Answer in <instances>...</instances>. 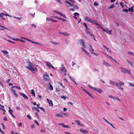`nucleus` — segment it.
<instances>
[{
	"mask_svg": "<svg viewBox=\"0 0 134 134\" xmlns=\"http://www.w3.org/2000/svg\"><path fill=\"white\" fill-rule=\"evenodd\" d=\"M28 66L26 67L27 69L30 70L32 72H36L37 71V70L36 68L35 67V66L34 65V64L31 62H28Z\"/></svg>",
	"mask_w": 134,
	"mask_h": 134,
	"instance_id": "1",
	"label": "nucleus"
},
{
	"mask_svg": "<svg viewBox=\"0 0 134 134\" xmlns=\"http://www.w3.org/2000/svg\"><path fill=\"white\" fill-rule=\"evenodd\" d=\"M88 86L91 89L93 90L94 91H96L99 93H102L103 92V91L100 89L96 87H93L90 85Z\"/></svg>",
	"mask_w": 134,
	"mask_h": 134,
	"instance_id": "2",
	"label": "nucleus"
},
{
	"mask_svg": "<svg viewBox=\"0 0 134 134\" xmlns=\"http://www.w3.org/2000/svg\"><path fill=\"white\" fill-rule=\"evenodd\" d=\"M120 69L121 71L123 73L131 74L130 73V70L123 68H120Z\"/></svg>",
	"mask_w": 134,
	"mask_h": 134,
	"instance_id": "3",
	"label": "nucleus"
},
{
	"mask_svg": "<svg viewBox=\"0 0 134 134\" xmlns=\"http://www.w3.org/2000/svg\"><path fill=\"white\" fill-rule=\"evenodd\" d=\"M60 70L62 72L64 73V75H66L67 70L63 64L62 65L60 68Z\"/></svg>",
	"mask_w": 134,
	"mask_h": 134,
	"instance_id": "4",
	"label": "nucleus"
},
{
	"mask_svg": "<svg viewBox=\"0 0 134 134\" xmlns=\"http://www.w3.org/2000/svg\"><path fill=\"white\" fill-rule=\"evenodd\" d=\"M118 86H116L118 87V88L120 90L123 91L124 89L123 88L121 87V86L122 85L124 86V83L122 82H120V83H118Z\"/></svg>",
	"mask_w": 134,
	"mask_h": 134,
	"instance_id": "5",
	"label": "nucleus"
},
{
	"mask_svg": "<svg viewBox=\"0 0 134 134\" xmlns=\"http://www.w3.org/2000/svg\"><path fill=\"white\" fill-rule=\"evenodd\" d=\"M88 45L89 47L88 48V49L89 50L90 53L92 54L93 52L94 51V50L92 49V47L90 44H88Z\"/></svg>",
	"mask_w": 134,
	"mask_h": 134,
	"instance_id": "6",
	"label": "nucleus"
},
{
	"mask_svg": "<svg viewBox=\"0 0 134 134\" xmlns=\"http://www.w3.org/2000/svg\"><path fill=\"white\" fill-rule=\"evenodd\" d=\"M81 88H82L83 91L85 92L87 94H88V95H89L92 98H94L93 97V96L88 92L87 90H86L85 89L83 88L82 87H81Z\"/></svg>",
	"mask_w": 134,
	"mask_h": 134,
	"instance_id": "7",
	"label": "nucleus"
},
{
	"mask_svg": "<svg viewBox=\"0 0 134 134\" xmlns=\"http://www.w3.org/2000/svg\"><path fill=\"white\" fill-rule=\"evenodd\" d=\"M81 88H82L83 91L85 92L87 94H88V95H89L92 98H94L93 97V96L88 92L87 90H86L85 89L83 88L82 87H81Z\"/></svg>",
	"mask_w": 134,
	"mask_h": 134,
	"instance_id": "8",
	"label": "nucleus"
},
{
	"mask_svg": "<svg viewBox=\"0 0 134 134\" xmlns=\"http://www.w3.org/2000/svg\"><path fill=\"white\" fill-rule=\"evenodd\" d=\"M2 52L4 53V54L5 55L6 57H8L9 55H8V52L7 51L2 50Z\"/></svg>",
	"mask_w": 134,
	"mask_h": 134,
	"instance_id": "9",
	"label": "nucleus"
},
{
	"mask_svg": "<svg viewBox=\"0 0 134 134\" xmlns=\"http://www.w3.org/2000/svg\"><path fill=\"white\" fill-rule=\"evenodd\" d=\"M110 83H111V84L114 85L116 86H118V83H117L116 82H115L113 81H112V80H110Z\"/></svg>",
	"mask_w": 134,
	"mask_h": 134,
	"instance_id": "10",
	"label": "nucleus"
},
{
	"mask_svg": "<svg viewBox=\"0 0 134 134\" xmlns=\"http://www.w3.org/2000/svg\"><path fill=\"white\" fill-rule=\"evenodd\" d=\"M46 100L48 102L50 106L52 107L53 106V103L51 100H50L48 99H47Z\"/></svg>",
	"mask_w": 134,
	"mask_h": 134,
	"instance_id": "11",
	"label": "nucleus"
},
{
	"mask_svg": "<svg viewBox=\"0 0 134 134\" xmlns=\"http://www.w3.org/2000/svg\"><path fill=\"white\" fill-rule=\"evenodd\" d=\"M19 94L21 95L25 99H28V98L25 94H24V93H23L21 92H20Z\"/></svg>",
	"mask_w": 134,
	"mask_h": 134,
	"instance_id": "12",
	"label": "nucleus"
},
{
	"mask_svg": "<svg viewBox=\"0 0 134 134\" xmlns=\"http://www.w3.org/2000/svg\"><path fill=\"white\" fill-rule=\"evenodd\" d=\"M80 131L85 134L88 133V132L87 131L83 129H80Z\"/></svg>",
	"mask_w": 134,
	"mask_h": 134,
	"instance_id": "13",
	"label": "nucleus"
},
{
	"mask_svg": "<svg viewBox=\"0 0 134 134\" xmlns=\"http://www.w3.org/2000/svg\"><path fill=\"white\" fill-rule=\"evenodd\" d=\"M46 63V65L49 68H50L52 66L51 64L49 62H45Z\"/></svg>",
	"mask_w": 134,
	"mask_h": 134,
	"instance_id": "14",
	"label": "nucleus"
},
{
	"mask_svg": "<svg viewBox=\"0 0 134 134\" xmlns=\"http://www.w3.org/2000/svg\"><path fill=\"white\" fill-rule=\"evenodd\" d=\"M81 50L83 51L84 53L87 55L89 56H90V54L87 52L86 51L84 48H81Z\"/></svg>",
	"mask_w": 134,
	"mask_h": 134,
	"instance_id": "15",
	"label": "nucleus"
},
{
	"mask_svg": "<svg viewBox=\"0 0 134 134\" xmlns=\"http://www.w3.org/2000/svg\"><path fill=\"white\" fill-rule=\"evenodd\" d=\"M90 22L91 23L95 25H96L97 23L96 22V21L95 20L92 19H91Z\"/></svg>",
	"mask_w": 134,
	"mask_h": 134,
	"instance_id": "16",
	"label": "nucleus"
},
{
	"mask_svg": "<svg viewBox=\"0 0 134 134\" xmlns=\"http://www.w3.org/2000/svg\"><path fill=\"white\" fill-rule=\"evenodd\" d=\"M134 7V6H132L131 8H130L128 9V11H130L131 12H134L133 10V8Z\"/></svg>",
	"mask_w": 134,
	"mask_h": 134,
	"instance_id": "17",
	"label": "nucleus"
},
{
	"mask_svg": "<svg viewBox=\"0 0 134 134\" xmlns=\"http://www.w3.org/2000/svg\"><path fill=\"white\" fill-rule=\"evenodd\" d=\"M103 65H105L107 66H111L109 65L108 63L104 61L103 62Z\"/></svg>",
	"mask_w": 134,
	"mask_h": 134,
	"instance_id": "18",
	"label": "nucleus"
},
{
	"mask_svg": "<svg viewBox=\"0 0 134 134\" xmlns=\"http://www.w3.org/2000/svg\"><path fill=\"white\" fill-rule=\"evenodd\" d=\"M74 15L73 16V18L75 19L76 20L77 19V17L76 16V15H79V14H78L77 12H75V13L74 14Z\"/></svg>",
	"mask_w": 134,
	"mask_h": 134,
	"instance_id": "19",
	"label": "nucleus"
},
{
	"mask_svg": "<svg viewBox=\"0 0 134 134\" xmlns=\"http://www.w3.org/2000/svg\"><path fill=\"white\" fill-rule=\"evenodd\" d=\"M75 121L76 122L77 125L80 126H83V125H82L81 124L79 121L77 120H76Z\"/></svg>",
	"mask_w": 134,
	"mask_h": 134,
	"instance_id": "20",
	"label": "nucleus"
},
{
	"mask_svg": "<svg viewBox=\"0 0 134 134\" xmlns=\"http://www.w3.org/2000/svg\"><path fill=\"white\" fill-rule=\"evenodd\" d=\"M92 19L90 18L89 17H86L85 18V19L87 21L90 22L91 20Z\"/></svg>",
	"mask_w": 134,
	"mask_h": 134,
	"instance_id": "21",
	"label": "nucleus"
},
{
	"mask_svg": "<svg viewBox=\"0 0 134 134\" xmlns=\"http://www.w3.org/2000/svg\"><path fill=\"white\" fill-rule=\"evenodd\" d=\"M127 61L128 63L131 66L133 67V64L132 62L131 61L129 60H127Z\"/></svg>",
	"mask_w": 134,
	"mask_h": 134,
	"instance_id": "22",
	"label": "nucleus"
},
{
	"mask_svg": "<svg viewBox=\"0 0 134 134\" xmlns=\"http://www.w3.org/2000/svg\"><path fill=\"white\" fill-rule=\"evenodd\" d=\"M11 90L12 91V93H13L16 97H17V95L16 94V92L15 91V90L13 89H11Z\"/></svg>",
	"mask_w": 134,
	"mask_h": 134,
	"instance_id": "23",
	"label": "nucleus"
},
{
	"mask_svg": "<svg viewBox=\"0 0 134 134\" xmlns=\"http://www.w3.org/2000/svg\"><path fill=\"white\" fill-rule=\"evenodd\" d=\"M50 42L55 45H58L59 44V43L55 42L52 41H50Z\"/></svg>",
	"mask_w": 134,
	"mask_h": 134,
	"instance_id": "24",
	"label": "nucleus"
},
{
	"mask_svg": "<svg viewBox=\"0 0 134 134\" xmlns=\"http://www.w3.org/2000/svg\"><path fill=\"white\" fill-rule=\"evenodd\" d=\"M80 41V43H81V45L83 46V47L84 48H85V45L84 44V42L82 40H81Z\"/></svg>",
	"mask_w": 134,
	"mask_h": 134,
	"instance_id": "25",
	"label": "nucleus"
},
{
	"mask_svg": "<svg viewBox=\"0 0 134 134\" xmlns=\"http://www.w3.org/2000/svg\"><path fill=\"white\" fill-rule=\"evenodd\" d=\"M65 2L66 4H69V5H70V6H73V4H71V3H70L68 1H65Z\"/></svg>",
	"mask_w": 134,
	"mask_h": 134,
	"instance_id": "26",
	"label": "nucleus"
},
{
	"mask_svg": "<svg viewBox=\"0 0 134 134\" xmlns=\"http://www.w3.org/2000/svg\"><path fill=\"white\" fill-rule=\"evenodd\" d=\"M83 25L86 27V29L89 30L90 29L88 28L87 25L85 23H83Z\"/></svg>",
	"mask_w": 134,
	"mask_h": 134,
	"instance_id": "27",
	"label": "nucleus"
},
{
	"mask_svg": "<svg viewBox=\"0 0 134 134\" xmlns=\"http://www.w3.org/2000/svg\"><path fill=\"white\" fill-rule=\"evenodd\" d=\"M56 116L57 117L62 118L63 117V114H56Z\"/></svg>",
	"mask_w": 134,
	"mask_h": 134,
	"instance_id": "28",
	"label": "nucleus"
},
{
	"mask_svg": "<svg viewBox=\"0 0 134 134\" xmlns=\"http://www.w3.org/2000/svg\"><path fill=\"white\" fill-rule=\"evenodd\" d=\"M9 113L11 114H12L13 113V110L11 109L10 108V107H9Z\"/></svg>",
	"mask_w": 134,
	"mask_h": 134,
	"instance_id": "29",
	"label": "nucleus"
},
{
	"mask_svg": "<svg viewBox=\"0 0 134 134\" xmlns=\"http://www.w3.org/2000/svg\"><path fill=\"white\" fill-rule=\"evenodd\" d=\"M31 93L35 97L36 95L34 90L32 89L31 90Z\"/></svg>",
	"mask_w": 134,
	"mask_h": 134,
	"instance_id": "30",
	"label": "nucleus"
},
{
	"mask_svg": "<svg viewBox=\"0 0 134 134\" xmlns=\"http://www.w3.org/2000/svg\"><path fill=\"white\" fill-rule=\"evenodd\" d=\"M8 36V37H9V38H10L12 39L13 40H14V41H19V40L20 39H19L18 38H16V39H15L14 38H12V37H10L9 36Z\"/></svg>",
	"mask_w": 134,
	"mask_h": 134,
	"instance_id": "31",
	"label": "nucleus"
},
{
	"mask_svg": "<svg viewBox=\"0 0 134 134\" xmlns=\"http://www.w3.org/2000/svg\"><path fill=\"white\" fill-rule=\"evenodd\" d=\"M3 38L5 40H7V41L9 42H11L12 43H13V44H14L15 43V42H12L11 41H10V40H7L6 38Z\"/></svg>",
	"mask_w": 134,
	"mask_h": 134,
	"instance_id": "32",
	"label": "nucleus"
},
{
	"mask_svg": "<svg viewBox=\"0 0 134 134\" xmlns=\"http://www.w3.org/2000/svg\"><path fill=\"white\" fill-rule=\"evenodd\" d=\"M112 30H107V33L109 35H111L112 34Z\"/></svg>",
	"mask_w": 134,
	"mask_h": 134,
	"instance_id": "33",
	"label": "nucleus"
},
{
	"mask_svg": "<svg viewBox=\"0 0 134 134\" xmlns=\"http://www.w3.org/2000/svg\"><path fill=\"white\" fill-rule=\"evenodd\" d=\"M90 36H91L92 38H93L96 41H97V40H96L94 35H93L92 34H90Z\"/></svg>",
	"mask_w": 134,
	"mask_h": 134,
	"instance_id": "34",
	"label": "nucleus"
},
{
	"mask_svg": "<svg viewBox=\"0 0 134 134\" xmlns=\"http://www.w3.org/2000/svg\"><path fill=\"white\" fill-rule=\"evenodd\" d=\"M12 87V88H17V89H18L19 90H20V87L17 86H13Z\"/></svg>",
	"mask_w": 134,
	"mask_h": 134,
	"instance_id": "35",
	"label": "nucleus"
},
{
	"mask_svg": "<svg viewBox=\"0 0 134 134\" xmlns=\"http://www.w3.org/2000/svg\"><path fill=\"white\" fill-rule=\"evenodd\" d=\"M62 34L63 35L66 36H68L69 35V34L65 32H63V33Z\"/></svg>",
	"mask_w": 134,
	"mask_h": 134,
	"instance_id": "36",
	"label": "nucleus"
},
{
	"mask_svg": "<svg viewBox=\"0 0 134 134\" xmlns=\"http://www.w3.org/2000/svg\"><path fill=\"white\" fill-rule=\"evenodd\" d=\"M32 109L33 110H35L37 112H38L39 111V110L37 108L35 107H33L32 108Z\"/></svg>",
	"mask_w": 134,
	"mask_h": 134,
	"instance_id": "37",
	"label": "nucleus"
},
{
	"mask_svg": "<svg viewBox=\"0 0 134 134\" xmlns=\"http://www.w3.org/2000/svg\"><path fill=\"white\" fill-rule=\"evenodd\" d=\"M49 89L51 90H53V87L52 86L51 84L49 83Z\"/></svg>",
	"mask_w": 134,
	"mask_h": 134,
	"instance_id": "38",
	"label": "nucleus"
},
{
	"mask_svg": "<svg viewBox=\"0 0 134 134\" xmlns=\"http://www.w3.org/2000/svg\"><path fill=\"white\" fill-rule=\"evenodd\" d=\"M96 25H97L98 27L101 29L103 27L100 24H98L97 23Z\"/></svg>",
	"mask_w": 134,
	"mask_h": 134,
	"instance_id": "39",
	"label": "nucleus"
},
{
	"mask_svg": "<svg viewBox=\"0 0 134 134\" xmlns=\"http://www.w3.org/2000/svg\"><path fill=\"white\" fill-rule=\"evenodd\" d=\"M0 27H1L2 28H3L8 30H10L9 29H8L6 27H5L4 26H3L1 25H0Z\"/></svg>",
	"mask_w": 134,
	"mask_h": 134,
	"instance_id": "40",
	"label": "nucleus"
},
{
	"mask_svg": "<svg viewBox=\"0 0 134 134\" xmlns=\"http://www.w3.org/2000/svg\"><path fill=\"white\" fill-rule=\"evenodd\" d=\"M128 53L130 54L131 55L134 56V54L133 53L131 52H130L129 51H128Z\"/></svg>",
	"mask_w": 134,
	"mask_h": 134,
	"instance_id": "41",
	"label": "nucleus"
},
{
	"mask_svg": "<svg viewBox=\"0 0 134 134\" xmlns=\"http://www.w3.org/2000/svg\"><path fill=\"white\" fill-rule=\"evenodd\" d=\"M29 42H31L32 43H35V44H37L38 42H35L33 41H32L31 40H29Z\"/></svg>",
	"mask_w": 134,
	"mask_h": 134,
	"instance_id": "42",
	"label": "nucleus"
},
{
	"mask_svg": "<svg viewBox=\"0 0 134 134\" xmlns=\"http://www.w3.org/2000/svg\"><path fill=\"white\" fill-rule=\"evenodd\" d=\"M72 7H74L75 8L77 9H79V7H78V6H77L76 5H74L73 6H72Z\"/></svg>",
	"mask_w": 134,
	"mask_h": 134,
	"instance_id": "43",
	"label": "nucleus"
},
{
	"mask_svg": "<svg viewBox=\"0 0 134 134\" xmlns=\"http://www.w3.org/2000/svg\"><path fill=\"white\" fill-rule=\"evenodd\" d=\"M52 19L49 18H46V21H51Z\"/></svg>",
	"mask_w": 134,
	"mask_h": 134,
	"instance_id": "44",
	"label": "nucleus"
},
{
	"mask_svg": "<svg viewBox=\"0 0 134 134\" xmlns=\"http://www.w3.org/2000/svg\"><path fill=\"white\" fill-rule=\"evenodd\" d=\"M21 39H24V40H26L27 41H29V39L27 38H24L23 37H21Z\"/></svg>",
	"mask_w": 134,
	"mask_h": 134,
	"instance_id": "45",
	"label": "nucleus"
},
{
	"mask_svg": "<svg viewBox=\"0 0 134 134\" xmlns=\"http://www.w3.org/2000/svg\"><path fill=\"white\" fill-rule=\"evenodd\" d=\"M122 11L123 12H127L128 11V9H123L122 10Z\"/></svg>",
	"mask_w": 134,
	"mask_h": 134,
	"instance_id": "46",
	"label": "nucleus"
},
{
	"mask_svg": "<svg viewBox=\"0 0 134 134\" xmlns=\"http://www.w3.org/2000/svg\"><path fill=\"white\" fill-rule=\"evenodd\" d=\"M115 7V5L114 4L112 5L109 8V9H111Z\"/></svg>",
	"mask_w": 134,
	"mask_h": 134,
	"instance_id": "47",
	"label": "nucleus"
},
{
	"mask_svg": "<svg viewBox=\"0 0 134 134\" xmlns=\"http://www.w3.org/2000/svg\"><path fill=\"white\" fill-rule=\"evenodd\" d=\"M63 127L66 128H69V129L70 128V127L68 125H64L63 126Z\"/></svg>",
	"mask_w": 134,
	"mask_h": 134,
	"instance_id": "48",
	"label": "nucleus"
},
{
	"mask_svg": "<svg viewBox=\"0 0 134 134\" xmlns=\"http://www.w3.org/2000/svg\"><path fill=\"white\" fill-rule=\"evenodd\" d=\"M69 79L73 82H74V79L70 76H69Z\"/></svg>",
	"mask_w": 134,
	"mask_h": 134,
	"instance_id": "49",
	"label": "nucleus"
},
{
	"mask_svg": "<svg viewBox=\"0 0 134 134\" xmlns=\"http://www.w3.org/2000/svg\"><path fill=\"white\" fill-rule=\"evenodd\" d=\"M114 100H117L119 101V102L120 101V100L118 98L116 97H115V98H114Z\"/></svg>",
	"mask_w": 134,
	"mask_h": 134,
	"instance_id": "50",
	"label": "nucleus"
},
{
	"mask_svg": "<svg viewBox=\"0 0 134 134\" xmlns=\"http://www.w3.org/2000/svg\"><path fill=\"white\" fill-rule=\"evenodd\" d=\"M109 97L110 98H112L114 99V98L115 97L114 96H113L112 95H109Z\"/></svg>",
	"mask_w": 134,
	"mask_h": 134,
	"instance_id": "51",
	"label": "nucleus"
},
{
	"mask_svg": "<svg viewBox=\"0 0 134 134\" xmlns=\"http://www.w3.org/2000/svg\"><path fill=\"white\" fill-rule=\"evenodd\" d=\"M103 46L105 49H106V50L107 51H109V50H110L107 47L105 46L104 45V46Z\"/></svg>",
	"mask_w": 134,
	"mask_h": 134,
	"instance_id": "52",
	"label": "nucleus"
},
{
	"mask_svg": "<svg viewBox=\"0 0 134 134\" xmlns=\"http://www.w3.org/2000/svg\"><path fill=\"white\" fill-rule=\"evenodd\" d=\"M129 85L130 86H132L134 87V84L131 83H129Z\"/></svg>",
	"mask_w": 134,
	"mask_h": 134,
	"instance_id": "53",
	"label": "nucleus"
},
{
	"mask_svg": "<svg viewBox=\"0 0 134 134\" xmlns=\"http://www.w3.org/2000/svg\"><path fill=\"white\" fill-rule=\"evenodd\" d=\"M120 4L121 5V6L122 8H123L124 7V3L122 2H121L120 3Z\"/></svg>",
	"mask_w": 134,
	"mask_h": 134,
	"instance_id": "54",
	"label": "nucleus"
},
{
	"mask_svg": "<svg viewBox=\"0 0 134 134\" xmlns=\"http://www.w3.org/2000/svg\"><path fill=\"white\" fill-rule=\"evenodd\" d=\"M3 14H4V16L5 15V16H9V17H12V16H10V15H9V14H4V13H3Z\"/></svg>",
	"mask_w": 134,
	"mask_h": 134,
	"instance_id": "55",
	"label": "nucleus"
},
{
	"mask_svg": "<svg viewBox=\"0 0 134 134\" xmlns=\"http://www.w3.org/2000/svg\"><path fill=\"white\" fill-rule=\"evenodd\" d=\"M34 122L38 126H39V124L38 122V121L36 120H34Z\"/></svg>",
	"mask_w": 134,
	"mask_h": 134,
	"instance_id": "56",
	"label": "nucleus"
},
{
	"mask_svg": "<svg viewBox=\"0 0 134 134\" xmlns=\"http://www.w3.org/2000/svg\"><path fill=\"white\" fill-rule=\"evenodd\" d=\"M106 54V55L110 59H112V60L113 59H114L113 58H112V57L111 56H110L109 55H108V54Z\"/></svg>",
	"mask_w": 134,
	"mask_h": 134,
	"instance_id": "57",
	"label": "nucleus"
},
{
	"mask_svg": "<svg viewBox=\"0 0 134 134\" xmlns=\"http://www.w3.org/2000/svg\"><path fill=\"white\" fill-rule=\"evenodd\" d=\"M1 125L2 126V127L3 129H6V127L5 126H4V124L3 123H2L1 124Z\"/></svg>",
	"mask_w": 134,
	"mask_h": 134,
	"instance_id": "58",
	"label": "nucleus"
},
{
	"mask_svg": "<svg viewBox=\"0 0 134 134\" xmlns=\"http://www.w3.org/2000/svg\"><path fill=\"white\" fill-rule=\"evenodd\" d=\"M58 83H59V84L61 86H62L64 88V86H63V85H62V82L61 81H60V82H58Z\"/></svg>",
	"mask_w": 134,
	"mask_h": 134,
	"instance_id": "59",
	"label": "nucleus"
},
{
	"mask_svg": "<svg viewBox=\"0 0 134 134\" xmlns=\"http://www.w3.org/2000/svg\"><path fill=\"white\" fill-rule=\"evenodd\" d=\"M13 17L14 18L18 19L19 20H20L21 19V18H18V17H16L15 16H13Z\"/></svg>",
	"mask_w": 134,
	"mask_h": 134,
	"instance_id": "60",
	"label": "nucleus"
},
{
	"mask_svg": "<svg viewBox=\"0 0 134 134\" xmlns=\"http://www.w3.org/2000/svg\"><path fill=\"white\" fill-rule=\"evenodd\" d=\"M54 12L56 13H57V14H58L60 15V14L61 12H58V11H54Z\"/></svg>",
	"mask_w": 134,
	"mask_h": 134,
	"instance_id": "61",
	"label": "nucleus"
},
{
	"mask_svg": "<svg viewBox=\"0 0 134 134\" xmlns=\"http://www.w3.org/2000/svg\"><path fill=\"white\" fill-rule=\"evenodd\" d=\"M86 31L87 33L90 35V34H92L91 33H90V31H89L87 30H86Z\"/></svg>",
	"mask_w": 134,
	"mask_h": 134,
	"instance_id": "62",
	"label": "nucleus"
},
{
	"mask_svg": "<svg viewBox=\"0 0 134 134\" xmlns=\"http://www.w3.org/2000/svg\"><path fill=\"white\" fill-rule=\"evenodd\" d=\"M40 109H41L43 112H45V111L43 107H41Z\"/></svg>",
	"mask_w": 134,
	"mask_h": 134,
	"instance_id": "63",
	"label": "nucleus"
},
{
	"mask_svg": "<svg viewBox=\"0 0 134 134\" xmlns=\"http://www.w3.org/2000/svg\"><path fill=\"white\" fill-rule=\"evenodd\" d=\"M103 119L107 123L109 124L110 123L109 121H108L107 120L105 119L104 118H103Z\"/></svg>",
	"mask_w": 134,
	"mask_h": 134,
	"instance_id": "64",
	"label": "nucleus"
}]
</instances>
